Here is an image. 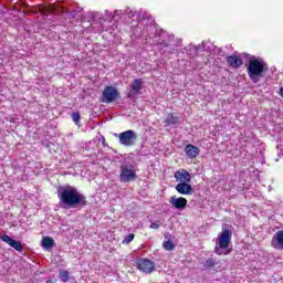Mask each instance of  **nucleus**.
I'll return each mask as SVG.
<instances>
[{
    "mask_svg": "<svg viewBox=\"0 0 283 283\" xmlns=\"http://www.w3.org/2000/svg\"><path fill=\"white\" fill-rule=\"evenodd\" d=\"M57 198L61 209H74L76 207H85L87 200L75 187L62 186L57 188Z\"/></svg>",
    "mask_w": 283,
    "mask_h": 283,
    "instance_id": "f257e3e1",
    "label": "nucleus"
},
{
    "mask_svg": "<svg viewBox=\"0 0 283 283\" xmlns=\"http://www.w3.org/2000/svg\"><path fill=\"white\" fill-rule=\"evenodd\" d=\"M266 70H269L266 62L258 59L250 60L247 67L248 76L252 83H260V81L264 77Z\"/></svg>",
    "mask_w": 283,
    "mask_h": 283,
    "instance_id": "f03ea898",
    "label": "nucleus"
},
{
    "mask_svg": "<svg viewBox=\"0 0 283 283\" xmlns=\"http://www.w3.org/2000/svg\"><path fill=\"white\" fill-rule=\"evenodd\" d=\"M229 244H231V230L226 229L216 239L214 253L217 255H229L231 253Z\"/></svg>",
    "mask_w": 283,
    "mask_h": 283,
    "instance_id": "7ed1b4c3",
    "label": "nucleus"
},
{
    "mask_svg": "<svg viewBox=\"0 0 283 283\" xmlns=\"http://www.w3.org/2000/svg\"><path fill=\"white\" fill-rule=\"evenodd\" d=\"M120 145L124 147H134L136 145V140H138V135L134 130H125L118 135Z\"/></svg>",
    "mask_w": 283,
    "mask_h": 283,
    "instance_id": "20e7f679",
    "label": "nucleus"
},
{
    "mask_svg": "<svg viewBox=\"0 0 283 283\" xmlns=\"http://www.w3.org/2000/svg\"><path fill=\"white\" fill-rule=\"evenodd\" d=\"M120 182H134L136 180V170L132 166H120Z\"/></svg>",
    "mask_w": 283,
    "mask_h": 283,
    "instance_id": "39448f33",
    "label": "nucleus"
},
{
    "mask_svg": "<svg viewBox=\"0 0 283 283\" xmlns=\"http://www.w3.org/2000/svg\"><path fill=\"white\" fill-rule=\"evenodd\" d=\"M118 98V90L114 86H106L103 92L102 103H114Z\"/></svg>",
    "mask_w": 283,
    "mask_h": 283,
    "instance_id": "423d86ee",
    "label": "nucleus"
},
{
    "mask_svg": "<svg viewBox=\"0 0 283 283\" xmlns=\"http://www.w3.org/2000/svg\"><path fill=\"white\" fill-rule=\"evenodd\" d=\"M137 269L142 271V273H154V269H156V263L149 259H139L137 261Z\"/></svg>",
    "mask_w": 283,
    "mask_h": 283,
    "instance_id": "0eeeda50",
    "label": "nucleus"
},
{
    "mask_svg": "<svg viewBox=\"0 0 283 283\" xmlns=\"http://www.w3.org/2000/svg\"><path fill=\"white\" fill-rule=\"evenodd\" d=\"M169 205H171L172 209H177V211H185L187 209V199L185 197L172 196L169 199Z\"/></svg>",
    "mask_w": 283,
    "mask_h": 283,
    "instance_id": "6e6552de",
    "label": "nucleus"
},
{
    "mask_svg": "<svg viewBox=\"0 0 283 283\" xmlns=\"http://www.w3.org/2000/svg\"><path fill=\"white\" fill-rule=\"evenodd\" d=\"M271 247L275 251H283V230H279L272 235Z\"/></svg>",
    "mask_w": 283,
    "mask_h": 283,
    "instance_id": "1a4fd4ad",
    "label": "nucleus"
},
{
    "mask_svg": "<svg viewBox=\"0 0 283 283\" xmlns=\"http://www.w3.org/2000/svg\"><path fill=\"white\" fill-rule=\"evenodd\" d=\"M0 240H2V242H6V244H9V247H12V249H15V251H23V245L21 244V242L12 239L10 235H0Z\"/></svg>",
    "mask_w": 283,
    "mask_h": 283,
    "instance_id": "9d476101",
    "label": "nucleus"
},
{
    "mask_svg": "<svg viewBox=\"0 0 283 283\" xmlns=\"http://www.w3.org/2000/svg\"><path fill=\"white\" fill-rule=\"evenodd\" d=\"M140 90H143V80L136 78L130 85V91L128 92V98H134L137 94H140Z\"/></svg>",
    "mask_w": 283,
    "mask_h": 283,
    "instance_id": "9b49d317",
    "label": "nucleus"
},
{
    "mask_svg": "<svg viewBox=\"0 0 283 283\" xmlns=\"http://www.w3.org/2000/svg\"><path fill=\"white\" fill-rule=\"evenodd\" d=\"M175 189L181 196H191V193H193V188L191 185H189V182L178 184Z\"/></svg>",
    "mask_w": 283,
    "mask_h": 283,
    "instance_id": "f8f14e48",
    "label": "nucleus"
},
{
    "mask_svg": "<svg viewBox=\"0 0 283 283\" xmlns=\"http://www.w3.org/2000/svg\"><path fill=\"white\" fill-rule=\"evenodd\" d=\"M175 179L179 184L191 182V174H189V171H187L185 169L177 170L175 172Z\"/></svg>",
    "mask_w": 283,
    "mask_h": 283,
    "instance_id": "ddd939ff",
    "label": "nucleus"
},
{
    "mask_svg": "<svg viewBox=\"0 0 283 283\" xmlns=\"http://www.w3.org/2000/svg\"><path fill=\"white\" fill-rule=\"evenodd\" d=\"M185 151L188 158H198V156L200 155V148L191 144L186 145Z\"/></svg>",
    "mask_w": 283,
    "mask_h": 283,
    "instance_id": "4468645a",
    "label": "nucleus"
},
{
    "mask_svg": "<svg viewBox=\"0 0 283 283\" xmlns=\"http://www.w3.org/2000/svg\"><path fill=\"white\" fill-rule=\"evenodd\" d=\"M227 61L231 67H242V59H240L238 55H230L227 57Z\"/></svg>",
    "mask_w": 283,
    "mask_h": 283,
    "instance_id": "2eb2a0df",
    "label": "nucleus"
},
{
    "mask_svg": "<svg viewBox=\"0 0 283 283\" xmlns=\"http://www.w3.org/2000/svg\"><path fill=\"white\" fill-rule=\"evenodd\" d=\"M165 123L167 125V127H178V116H175L174 114H168Z\"/></svg>",
    "mask_w": 283,
    "mask_h": 283,
    "instance_id": "dca6fc26",
    "label": "nucleus"
},
{
    "mask_svg": "<svg viewBox=\"0 0 283 283\" xmlns=\"http://www.w3.org/2000/svg\"><path fill=\"white\" fill-rule=\"evenodd\" d=\"M42 247L45 251H50L54 247V239L52 237H44L41 241Z\"/></svg>",
    "mask_w": 283,
    "mask_h": 283,
    "instance_id": "f3484780",
    "label": "nucleus"
},
{
    "mask_svg": "<svg viewBox=\"0 0 283 283\" xmlns=\"http://www.w3.org/2000/svg\"><path fill=\"white\" fill-rule=\"evenodd\" d=\"M92 28L94 32H105V30H107V27L103 22L94 23L92 24Z\"/></svg>",
    "mask_w": 283,
    "mask_h": 283,
    "instance_id": "a211bd4d",
    "label": "nucleus"
},
{
    "mask_svg": "<svg viewBox=\"0 0 283 283\" xmlns=\"http://www.w3.org/2000/svg\"><path fill=\"white\" fill-rule=\"evenodd\" d=\"M163 247L165 249V251H174V249H176V245H174V242L171 241H164Z\"/></svg>",
    "mask_w": 283,
    "mask_h": 283,
    "instance_id": "6ab92c4d",
    "label": "nucleus"
},
{
    "mask_svg": "<svg viewBox=\"0 0 283 283\" xmlns=\"http://www.w3.org/2000/svg\"><path fill=\"white\" fill-rule=\"evenodd\" d=\"M202 50H206L207 52H211V42H202L201 43ZM200 45L197 46V51L201 49Z\"/></svg>",
    "mask_w": 283,
    "mask_h": 283,
    "instance_id": "aec40b11",
    "label": "nucleus"
},
{
    "mask_svg": "<svg viewBox=\"0 0 283 283\" xmlns=\"http://www.w3.org/2000/svg\"><path fill=\"white\" fill-rule=\"evenodd\" d=\"M60 280L62 282H67V280H70V272H67L66 270L60 272Z\"/></svg>",
    "mask_w": 283,
    "mask_h": 283,
    "instance_id": "412c9836",
    "label": "nucleus"
},
{
    "mask_svg": "<svg viewBox=\"0 0 283 283\" xmlns=\"http://www.w3.org/2000/svg\"><path fill=\"white\" fill-rule=\"evenodd\" d=\"M134 238H135L134 233H130V234L126 235V238L123 240L122 243L129 244V243L134 242Z\"/></svg>",
    "mask_w": 283,
    "mask_h": 283,
    "instance_id": "4be33fe9",
    "label": "nucleus"
},
{
    "mask_svg": "<svg viewBox=\"0 0 283 283\" xmlns=\"http://www.w3.org/2000/svg\"><path fill=\"white\" fill-rule=\"evenodd\" d=\"M72 120L75 123V125H78V123H81V114L80 113H73L72 114Z\"/></svg>",
    "mask_w": 283,
    "mask_h": 283,
    "instance_id": "5701e85b",
    "label": "nucleus"
},
{
    "mask_svg": "<svg viewBox=\"0 0 283 283\" xmlns=\"http://www.w3.org/2000/svg\"><path fill=\"white\" fill-rule=\"evenodd\" d=\"M157 45H160V48H169V41L159 39Z\"/></svg>",
    "mask_w": 283,
    "mask_h": 283,
    "instance_id": "b1692460",
    "label": "nucleus"
},
{
    "mask_svg": "<svg viewBox=\"0 0 283 283\" xmlns=\"http://www.w3.org/2000/svg\"><path fill=\"white\" fill-rule=\"evenodd\" d=\"M206 266L207 269H212V266H216V262L213 261V259H208L206 261Z\"/></svg>",
    "mask_w": 283,
    "mask_h": 283,
    "instance_id": "393cba45",
    "label": "nucleus"
},
{
    "mask_svg": "<svg viewBox=\"0 0 283 283\" xmlns=\"http://www.w3.org/2000/svg\"><path fill=\"white\" fill-rule=\"evenodd\" d=\"M120 14H123V11L116 10L113 15L109 13V19H116V17H120Z\"/></svg>",
    "mask_w": 283,
    "mask_h": 283,
    "instance_id": "a878e982",
    "label": "nucleus"
},
{
    "mask_svg": "<svg viewBox=\"0 0 283 283\" xmlns=\"http://www.w3.org/2000/svg\"><path fill=\"white\" fill-rule=\"evenodd\" d=\"M125 13L128 15V17H135L136 13L134 11H132V8H127Z\"/></svg>",
    "mask_w": 283,
    "mask_h": 283,
    "instance_id": "bb28decb",
    "label": "nucleus"
},
{
    "mask_svg": "<svg viewBox=\"0 0 283 283\" xmlns=\"http://www.w3.org/2000/svg\"><path fill=\"white\" fill-rule=\"evenodd\" d=\"M150 229H160V224H158L157 222H153L150 224Z\"/></svg>",
    "mask_w": 283,
    "mask_h": 283,
    "instance_id": "cd10ccee",
    "label": "nucleus"
},
{
    "mask_svg": "<svg viewBox=\"0 0 283 283\" xmlns=\"http://www.w3.org/2000/svg\"><path fill=\"white\" fill-rule=\"evenodd\" d=\"M280 96H282L283 97V86L280 88Z\"/></svg>",
    "mask_w": 283,
    "mask_h": 283,
    "instance_id": "c85d7f7f",
    "label": "nucleus"
}]
</instances>
